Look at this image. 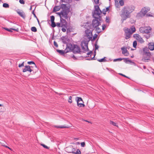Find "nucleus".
<instances>
[{
    "label": "nucleus",
    "mask_w": 154,
    "mask_h": 154,
    "mask_svg": "<svg viewBox=\"0 0 154 154\" xmlns=\"http://www.w3.org/2000/svg\"><path fill=\"white\" fill-rule=\"evenodd\" d=\"M95 10L92 13L93 17L94 19L92 21L91 26L94 30L96 31L97 33H99L101 31V24L100 21L102 20V17L100 15L101 11L98 6H94Z\"/></svg>",
    "instance_id": "f257e3e1"
},
{
    "label": "nucleus",
    "mask_w": 154,
    "mask_h": 154,
    "mask_svg": "<svg viewBox=\"0 0 154 154\" xmlns=\"http://www.w3.org/2000/svg\"><path fill=\"white\" fill-rule=\"evenodd\" d=\"M134 7L131 6H125L124 7L121 11L122 13L120 14V16L122 18L121 21L122 23L127 18L130 17V14L134 11Z\"/></svg>",
    "instance_id": "f03ea898"
},
{
    "label": "nucleus",
    "mask_w": 154,
    "mask_h": 154,
    "mask_svg": "<svg viewBox=\"0 0 154 154\" xmlns=\"http://www.w3.org/2000/svg\"><path fill=\"white\" fill-rule=\"evenodd\" d=\"M88 42L85 40L82 41L81 43V47L83 52L87 51L88 50Z\"/></svg>",
    "instance_id": "7ed1b4c3"
},
{
    "label": "nucleus",
    "mask_w": 154,
    "mask_h": 154,
    "mask_svg": "<svg viewBox=\"0 0 154 154\" xmlns=\"http://www.w3.org/2000/svg\"><path fill=\"white\" fill-rule=\"evenodd\" d=\"M151 56V53H149L145 54H143V57L142 59V60L145 62H148V60H150Z\"/></svg>",
    "instance_id": "20e7f679"
},
{
    "label": "nucleus",
    "mask_w": 154,
    "mask_h": 154,
    "mask_svg": "<svg viewBox=\"0 0 154 154\" xmlns=\"http://www.w3.org/2000/svg\"><path fill=\"white\" fill-rule=\"evenodd\" d=\"M147 12L146 8L144 7L142 8L141 11L137 14V16L139 17H142L145 16Z\"/></svg>",
    "instance_id": "39448f33"
},
{
    "label": "nucleus",
    "mask_w": 154,
    "mask_h": 154,
    "mask_svg": "<svg viewBox=\"0 0 154 154\" xmlns=\"http://www.w3.org/2000/svg\"><path fill=\"white\" fill-rule=\"evenodd\" d=\"M75 100L77 101V105L79 107H83L85 106V105L84 103H80V101H82L83 103H84L81 97H76L75 98Z\"/></svg>",
    "instance_id": "423d86ee"
},
{
    "label": "nucleus",
    "mask_w": 154,
    "mask_h": 154,
    "mask_svg": "<svg viewBox=\"0 0 154 154\" xmlns=\"http://www.w3.org/2000/svg\"><path fill=\"white\" fill-rule=\"evenodd\" d=\"M125 38L126 39H128L130 38L131 35H132L131 33V29H129L127 28L125 29Z\"/></svg>",
    "instance_id": "0eeeda50"
},
{
    "label": "nucleus",
    "mask_w": 154,
    "mask_h": 154,
    "mask_svg": "<svg viewBox=\"0 0 154 154\" xmlns=\"http://www.w3.org/2000/svg\"><path fill=\"white\" fill-rule=\"evenodd\" d=\"M72 51L74 54L78 53L81 52L80 47L76 45H74Z\"/></svg>",
    "instance_id": "6e6552de"
},
{
    "label": "nucleus",
    "mask_w": 154,
    "mask_h": 154,
    "mask_svg": "<svg viewBox=\"0 0 154 154\" xmlns=\"http://www.w3.org/2000/svg\"><path fill=\"white\" fill-rule=\"evenodd\" d=\"M66 151L68 153H74V151H75V149L72 146H70L66 148Z\"/></svg>",
    "instance_id": "1a4fd4ad"
},
{
    "label": "nucleus",
    "mask_w": 154,
    "mask_h": 154,
    "mask_svg": "<svg viewBox=\"0 0 154 154\" xmlns=\"http://www.w3.org/2000/svg\"><path fill=\"white\" fill-rule=\"evenodd\" d=\"M69 11L66 9H63L61 11L62 17L65 18V19H67L68 18V15Z\"/></svg>",
    "instance_id": "9d476101"
},
{
    "label": "nucleus",
    "mask_w": 154,
    "mask_h": 154,
    "mask_svg": "<svg viewBox=\"0 0 154 154\" xmlns=\"http://www.w3.org/2000/svg\"><path fill=\"white\" fill-rule=\"evenodd\" d=\"M140 31L142 33H148L150 32L151 30L146 29V27H141L139 29Z\"/></svg>",
    "instance_id": "9b49d317"
},
{
    "label": "nucleus",
    "mask_w": 154,
    "mask_h": 154,
    "mask_svg": "<svg viewBox=\"0 0 154 154\" xmlns=\"http://www.w3.org/2000/svg\"><path fill=\"white\" fill-rule=\"evenodd\" d=\"M87 37L89 39L92 38V33L89 29H87L85 31Z\"/></svg>",
    "instance_id": "f8f14e48"
},
{
    "label": "nucleus",
    "mask_w": 154,
    "mask_h": 154,
    "mask_svg": "<svg viewBox=\"0 0 154 154\" xmlns=\"http://www.w3.org/2000/svg\"><path fill=\"white\" fill-rule=\"evenodd\" d=\"M32 66H25V68L23 69V72H26L27 71H29V72H31L33 71V70L31 69Z\"/></svg>",
    "instance_id": "ddd939ff"
},
{
    "label": "nucleus",
    "mask_w": 154,
    "mask_h": 154,
    "mask_svg": "<svg viewBox=\"0 0 154 154\" xmlns=\"http://www.w3.org/2000/svg\"><path fill=\"white\" fill-rule=\"evenodd\" d=\"M148 48L150 51H152L154 50V43L150 42L148 44Z\"/></svg>",
    "instance_id": "4468645a"
},
{
    "label": "nucleus",
    "mask_w": 154,
    "mask_h": 154,
    "mask_svg": "<svg viewBox=\"0 0 154 154\" xmlns=\"http://www.w3.org/2000/svg\"><path fill=\"white\" fill-rule=\"evenodd\" d=\"M143 54H147L149 53H151L149 51V49L146 46L143 48Z\"/></svg>",
    "instance_id": "2eb2a0df"
},
{
    "label": "nucleus",
    "mask_w": 154,
    "mask_h": 154,
    "mask_svg": "<svg viewBox=\"0 0 154 154\" xmlns=\"http://www.w3.org/2000/svg\"><path fill=\"white\" fill-rule=\"evenodd\" d=\"M121 50L122 51V52L123 54L125 55L126 56H128V52L126 48L122 47L121 48Z\"/></svg>",
    "instance_id": "dca6fc26"
},
{
    "label": "nucleus",
    "mask_w": 154,
    "mask_h": 154,
    "mask_svg": "<svg viewBox=\"0 0 154 154\" xmlns=\"http://www.w3.org/2000/svg\"><path fill=\"white\" fill-rule=\"evenodd\" d=\"M66 51V50H57V51L62 55H64L65 53H67V51Z\"/></svg>",
    "instance_id": "f3484780"
},
{
    "label": "nucleus",
    "mask_w": 154,
    "mask_h": 154,
    "mask_svg": "<svg viewBox=\"0 0 154 154\" xmlns=\"http://www.w3.org/2000/svg\"><path fill=\"white\" fill-rule=\"evenodd\" d=\"M17 13L22 18L24 19L25 17V16L23 12L20 11H17Z\"/></svg>",
    "instance_id": "a211bd4d"
},
{
    "label": "nucleus",
    "mask_w": 154,
    "mask_h": 154,
    "mask_svg": "<svg viewBox=\"0 0 154 154\" xmlns=\"http://www.w3.org/2000/svg\"><path fill=\"white\" fill-rule=\"evenodd\" d=\"M54 127L55 128H69V126H65L64 125L62 126H59L57 125H54Z\"/></svg>",
    "instance_id": "6ab92c4d"
},
{
    "label": "nucleus",
    "mask_w": 154,
    "mask_h": 154,
    "mask_svg": "<svg viewBox=\"0 0 154 154\" xmlns=\"http://www.w3.org/2000/svg\"><path fill=\"white\" fill-rule=\"evenodd\" d=\"M137 40L141 43H143L144 42L143 39L140 36Z\"/></svg>",
    "instance_id": "aec40b11"
},
{
    "label": "nucleus",
    "mask_w": 154,
    "mask_h": 154,
    "mask_svg": "<svg viewBox=\"0 0 154 154\" xmlns=\"http://www.w3.org/2000/svg\"><path fill=\"white\" fill-rule=\"evenodd\" d=\"M60 8L59 6H55L54 7L53 9V11L56 12L60 10Z\"/></svg>",
    "instance_id": "412c9836"
},
{
    "label": "nucleus",
    "mask_w": 154,
    "mask_h": 154,
    "mask_svg": "<svg viewBox=\"0 0 154 154\" xmlns=\"http://www.w3.org/2000/svg\"><path fill=\"white\" fill-rule=\"evenodd\" d=\"M3 29H4L8 31H9V32H12V31L11 30H15V31H16V29H12V28H11L10 29H8V28H5V27H3Z\"/></svg>",
    "instance_id": "4be33fe9"
},
{
    "label": "nucleus",
    "mask_w": 154,
    "mask_h": 154,
    "mask_svg": "<svg viewBox=\"0 0 154 154\" xmlns=\"http://www.w3.org/2000/svg\"><path fill=\"white\" fill-rule=\"evenodd\" d=\"M105 57H104V58H103L102 59H98L97 60L100 62H105L106 61V60L105 59Z\"/></svg>",
    "instance_id": "5701e85b"
},
{
    "label": "nucleus",
    "mask_w": 154,
    "mask_h": 154,
    "mask_svg": "<svg viewBox=\"0 0 154 154\" xmlns=\"http://www.w3.org/2000/svg\"><path fill=\"white\" fill-rule=\"evenodd\" d=\"M129 29H131V32L132 34L134 32L136 31L135 28L134 26L132 27Z\"/></svg>",
    "instance_id": "b1692460"
},
{
    "label": "nucleus",
    "mask_w": 154,
    "mask_h": 154,
    "mask_svg": "<svg viewBox=\"0 0 154 154\" xmlns=\"http://www.w3.org/2000/svg\"><path fill=\"white\" fill-rule=\"evenodd\" d=\"M28 64H33V66H32L33 67H36V66L35 63L32 61H29L27 63Z\"/></svg>",
    "instance_id": "393cba45"
},
{
    "label": "nucleus",
    "mask_w": 154,
    "mask_h": 154,
    "mask_svg": "<svg viewBox=\"0 0 154 154\" xmlns=\"http://www.w3.org/2000/svg\"><path fill=\"white\" fill-rule=\"evenodd\" d=\"M3 7L5 8H8L9 7V5L8 4L4 3L3 5Z\"/></svg>",
    "instance_id": "a878e982"
},
{
    "label": "nucleus",
    "mask_w": 154,
    "mask_h": 154,
    "mask_svg": "<svg viewBox=\"0 0 154 154\" xmlns=\"http://www.w3.org/2000/svg\"><path fill=\"white\" fill-rule=\"evenodd\" d=\"M66 22H65V23L63 22L61 23V27H66Z\"/></svg>",
    "instance_id": "bb28decb"
},
{
    "label": "nucleus",
    "mask_w": 154,
    "mask_h": 154,
    "mask_svg": "<svg viewBox=\"0 0 154 154\" xmlns=\"http://www.w3.org/2000/svg\"><path fill=\"white\" fill-rule=\"evenodd\" d=\"M31 30L34 32H36L37 31L36 28L34 26L31 27Z\"/></svg>",
    "instance_id": "cd10ccee"
},
{
    "label": "nucleus",
    "mask_w": 154,
    "mask_h": 154,
    "mask_svg": "<svg viewBox=\"0 0 154 154\" xmlns=\"http://www.w3.org/2000/svg\"><path fill=\"white\" fill-rule=\"evenodd\" d=\"M137 42L136 41H134L133 42V47L134 48H136L137 45Z\"/></svg>",
    "instance_id": "c85d7f7f"
},
{
    "label": "nucleus",
    "mask_w": 154,
    "mask_h": 154,
    "mask_svg": "<svg viewBox=\"0 0 154 154\" xmlns=\"http://www.w3.org/2000/svg\"><path fill=\"white\" fill-rule=\"evenodd\" d=\"M140 36V35L137 34H135L133 35V37L135 38L136 39H137Z\"/></svg>",
    "instance_id": "c756f323"
},
{
    "label": "nucleus",
    "mask_w": 154,
    "mask_h": 154,
    "mask_svg": "<svg viewBox=\"0 0 154 154\" xmlns=\"http://www.w3.org/2000/svg\"><path fill=\"white\" fill-rule=\"evenodd\" d=\"M74 154H81V152L79 149H77L76 152L75 151H74Z\"/></svg>",
    "instance_id": "7c9ffc66"
},
{
    "label": "nucleus",
    "mask_w": 154,
    "mask_h": 154,
    "mask_svg": "<svg viewBox=\"0 0 154 154\" xmlns=\"http://www.w3.org/2000/svg\"><path fill=\"white\" fill-rule=\"evenodd\" d=\"M41 145L43 146L44 148L47 149H49V147L45 145V144H41Z\"/></svg>",
    "instance_id": "2f4dec72"
},
{
    "label": "nucleus",
    "mask_w": 154,
    "mask_h": 154,
    "mask_svg": "<svg viewBox=\"0 0 154 154\" xmlns=\"http://www.w3.org/2000/svg\"><path fill=\"white\" fill-rule=\"evenodd\" d=\"M110 18L109 17H106V21L107 23L110 22Z\"/></svg>",
    "instance_id": "473e14b6"
},
{
    "label": "nucleus",
    "mask_w": 154,
    "mask_h": 154,
    "mask_svg": "<svg viewBox=\"0 0 154 154\" xmlns=\"http://www.w3.org/2000/svg\"><path fill=\"white\" fill-rule=\"evenodd\" d=\"M123 59H122V58H117V59H114L113 61L114 62H116V61H121Z\"/></svg>",
    "instance_id": "72a5a7b5"
},
{
    "label": "nucleus",
    "mask_w": 154,
    "mask_h": 154,
    "mask_svg": "<svg viewBox=\"0 0 154 154\" xmlns=\"http://www.w3.org/2000/svg\"><path fill=\"white\" fill-rule=\"evenodd\" d=\"M51 26L52 27H54L56 26V24L54 22H52Z\"/></svg>",
    "instance_id": "f704fd0d"
},
{
    "label": "nucleus",
    "mask_w": 154,
    "mask_h": 154,
    "mask_svg": "<svg viewBox=\"0 0 154 154\" xmlns=\"http://www.w3.org/2000/svg\"><path fill=\"white\" fill-rule=\"evenodd\" d=\"M54 19L55 17L54 16L52 15L51 16V22H54Z\"/></svg>",
    "instance_id": "c9c22d12"
},
{
    "label": "nucleus",
    "mask_w": 154,
    "mask_h": 154,
    "mask_svg": "<svg viewBox=\"0 0 154 154\" xmlns=\"http://www.w3.org/2000/svg\"><path fill=\"white\" fill-rule=\"evenodd\" d=\"M120 5L121 6H122L124 5V2L122 0H121L119 2Z\"/></svg>",
    "instance_id": "e433bc0d"
},
{
    "label": "nucleus",
    "mask_w": 154,
    "mask_h": 154,
    "mask_svg": "<svg viewBox=\"0 0 154 154\" xmlns=\"http://www.w3.org/2000/svg\"><path fill=\"white\" fill-rule=\"evenodd\" d=\"M110 124L112 125H113L114 126H117L116 125V123L113 122L112 121H110Z\"/></svg>",
    "instance_id": "4c0bfd02"
},
{
    "label": "nucleus",
    "mask_w": 154,
    "mask_h": 154,
    "mask_svg": "<svg viewBox=\"0 0 154 154\" xmlns=\"http://www.w3.org/2000/svg\"><path fill=\"white\" fill-rule=\"evenodd\" d=\"M69 99L68 100V102L69 103H72V97L69 96Z\"/></svg>",
    "instance_id": "58836bf2"
},
{
    "label": "nucleus",
    "mask_w": 154,
    "mask_h": 154,
    "mask_svg": "<svg viewBox=\"0 0 154 154\" xmlns=\"http://www.w3.org/2000/svg\"><path fill=\"white\" fill-rule=\"evenodd\" d=\"M60 21L61 23L63 22L64 23H65V22H66V21L65 20L63 19V18H60Z\"/></svg>",
    "instance_id": "ea45409f"
},
{
    "label": "nucleus",
    "mask_w": 154,
    "mask_h": 154,
    "mask_svg": "<svg viewBox=\"0 0 154 154\" xmlns=\"http://www.w3.org/2000/svg\"><path fill=\"white\" fill-rule=\"evenodd\" d=\"M129 62L130 63H132V61L131 60L128 59H125V63H127L128 62Z\"/></svg>",
    "instance_id": "a19ab883"
},
{
    "label": "nucleus",
    "mask_w": 154,
    "mask_h": 154,
    "mask_svg": "<svg viewBox=\"0 0 154 154\" xmlns=\"http://www.w3.org/2000/svg\"><path fill=\"white\" fill-rule=\"evenodd\" d=\"M61 23H56V26H57L58 27H61Z\"/></svg>",
    "instance_id": "79ce46f5"
},
{
    "label": "nucleus",
    "mask_w": 154,
    "mask_h": 154,
    "mask_svg": "<svg viewBox=\"0 0 154 154\" xmlns=\"http://www.w3.org/2000/svg\"><path fill=\"white\" fill-rule=\"evenodd\" d=\"M20 3L22 4H25V2L23 0H19Z\"/></svg>",
    "instance_id": "37998d69"
},
{
    "label": "nucleus",
    "mask_w": 154,
    "mask_h": 154,
    "mask_svg": "<svg viewBox=\"0 0 154 154\" xmlns=\"http://www.w3.org/2000/svg\"><path fill=\"white\" fill-rule=\"evenodd\" d=\"M95 51L97 50V49L98 48H99V46H98V45H97V44H95Z\"/></svg>",
    "instance_id": "c03bdc74"
},
{
    "label": "nucleus",
    "mask_w": 154,
    "mask_h": 154,
    "mask_svg": "<svg viewBox=\"0 0 154 154\" xmlns=\"http://www.w3.org/2000/svg\"><path fill=\"white\" fill-rule=\"evenodd\" d=\"M94 57H93L92 58H91V60H96L95 58H94L95 57V55L96 54V51H94Z\"/></svg>",
    "instance_id": "a18cd8bd"
},
{
    "label": "nucleus",
    "mask_w": 154,
    "mask_h": 154,
    "mask_svg": "<svg viewBox=\"0 0 154 154\" xmlns=\"http://www.w3.org/2000/svg\"><path fill=\"white\" fill-rule=\"evenodd\" d=\"M24 62H23L22 63L19 64L18 66L19 67H21L22 66H24Z\"/></svg>",
    "instance_id": "49530a36"
},
{
    "label": "nucleus",
    "mask_w": 154,
    "mask_h": 154,
    "mask_svg": "<svg viewBox=\"0 0 154 154\" xmlns=\"http://www.w3.org/2000/svg\"><path fill=\"white\" fill-rule=\"evenodd\" d=\"M81 145L82 147H84L85 146V143L84 142H82L81 143Z\"/></svg>",
    "instance_id": "de8ad7c7"
},
{
    "label": "nucleus",
    "mask_w": 154,
    "mask_h": 154,
    "mask_svg": "<svg viewBox=\"0 0 154 154\" xmlns=\"http://www.w3.org/2000/svg\"><path fill=\"white\" fill-rule=\"evenodd\" d=\"M54 45L56 47H58V45L55 41L54 42Z\"/></svg>",
    "instance_id": "09e8293b"
},
{
    "label": "nucleus",
    "mask_w": 154,
    "mask_h": 154,
    "mask_svg": "<svg viewBox=\"0 0 154 154\" xmlns=\"http://www.w3.org/2000/svg\"><path fill=\"white\" fill-rule=\"evenodd\" d=\"M65 50H66L67 51V53L69 52V51H70V50H71V49L70 48H69V47H66V48L65 49Z\"/></svg>",
    "instance_id": "8fccbe9b"
},
{
    "label": "nucleus",
    "mask_w": 154,
    "mask_h": 154,
    "mask_svg": "<svg viewBox=\"0 0 154 154\" xmlns=\"http://www.w3.org/2000/svg\"><path fill=\"white\" fill-rule=\"evenodd\" d=\"M109 7L106 8V9L105 10V11H104L105 12H107V11H108L109 10Z\"/></svg>",
    "instance_id": "3c124183"
},
{
    "label": "nucleus",
    "mask_w": 154,
    "mask_h": 154,
    "mask_svg": "<svg viewBox=\"0 0 154 154\" xmlns=\"http://www.w3.org/2000/svg\"><path fill=\"white\" fill-rule=\"evenodd\" d=\"M92 54V51H91L89 52L88 53H87V55H89Z\"/></svg>",
    "instance_id": "603ef678"
},
{
    "label": "nucleus",
    "mask_w": 154,
    "mask_h": 154,
    "mask_svg": "<svg viewBox=\"0 0 154 154\" xmlns=\"http://www.w3.org/2000/svg\"><path fill=\"white\" fill-rule=\"evenodd\" d=\"M60 17V18H61V15H62L61 11L60 12H58L57 13Z\"/></svg>",
    "instance_id": "864d4df0"
},
{
    "label": "nucleus",
    "mask_w": 154,
    "mask_h": 154,
    "mask_svg": "<svg viewBox=\"0 0 154 154\" xmlns=\"http://www.w3.org/2000/svg\"><path fill=\"white\" fill-rule=\"evenodd\" d=\"M95 3L96 4L99 3V0H94Z\"/></svg>",
    "instance_id": "5fc2aeb1"
},
{
    "label": "nucleus",
    "mask_w": 154,
    "mask_h": 154,
    "mask_svg": "<svg viewBox=\"0 0 154 154\" xmlns=\"http://www.w3.org/2000/svg\"><path fill=\"white\" fill-rule=\"evenodd\" d=\"M62 30L63 32H65L66 31V29L64 28H62Z\"/></svg>",
    "instance_id": "6e6d98bb"
},
{
    "label": "nucleus",
    "mask_w": 154,
    "mask_h": 154,
    "mask_svg": "<svg viewBox=\"0 0 154 154\" xmlns=\"http://www.w3.org/2000/svg\"><path fill=\"white\" fill-rule=\"evenodd\" d=\"M66 7V5L64 4H62L61 5V8H63Z\"/></svg>",
    "instance_id": "4d7b16f0"
},
{
    "label": "nucleus",
    "mask_w": 154,
    "mask_h": 154,
    "mask_svg": "<svg viewBox=\"0 0 154 154\" xmlns=\"http://www.w3.org/2000/svg\"><path fill=\"white\" fill-rule=\"evenodd\" d=\"M146 8V11H147V12H148V11H149L150 10V8L149 7Z\"/></svg>",
    "instance_id": "13d9d810"
},
{
    "label": "nucleus",
    "mask_w": 154,
    "mask_h": 154,
    "mask_svg": "<svg viewBox=\"0 0 154 154\" xmlns=\"http://www.w3.org/2000/svg\"><path fill=\"white\" fill-rule=\"evenodd\" d=\"M150 37V36L149 35H147L145 36V37L146 38V39H148Z\"/></svg>",
    "instance_id": "bf43d9fd"
},
{
    "label": "nucleus",
    "mask_w": 154,
    "mask_h": 154,
    "mask_svg": "<svg viewBox=\"0 0 154 154\" xmlns=\"http://www.w3.org/2000/svg\"><path fill=\"white\" fill-rule=\"evenodd\" d=\"M120 74V75H121L123 76H124V77H127H127L126 76H125V75H123V74H122V73H120V74Z\"/></svg>",
    "instance_id": "052dcab7"
},
{
    "label": "nucleus",
    "mask_w": 154,
    "mask_h": 154,
    "mask_svg": "<svg viewBox=\"0 0 154 154\" xmlns=\"http://www.w3.org/2000/svg\"><path fill=\"white\" fill-rule=\"evenodd\" d=\"M3 146H5V147L8 148L10 149L11 150V149L10 148H9V147H8V146H5V145H3Z\"/></svg>",
    "instance_id": "680f3d73"
},
{
    "label": "nucleus",
    "mask_w": 154,
    "mask_h": 154,
    "mask_svg": "<svg viewBox=\"0 0 154 154\" xmlns=\"http://www.w3.org/2000/svg\"><path fill=\"white\" fill-rule=\"evenodd\" d=\"M37 20L38 21V24H39V25L40 26V24L39 21L38 19L37 18Z\"/></svg>",
    "instance_id": "e2e57ef3"
},
{
    "label": "nucleus",
    "mask_w": 154,
    "mask_h": 154,
    "mask_svg": "<svg viewBox=\"0 0 154 154\" xmlns=\"http://www.w3.org/2000/svg\"><path fill=\"white\" fill-rule=\"evenodd\" d=\"M86 60H91V58H87V59H86Z\"/></svg>",
    "instance_id": "0e129e2a"
},
{
    "label": "nucleus",
    "mask_w": 154,
    "mask_h": 154,
    "mask_svg": "<svg viewBox=\"0 0 154 154\" xmlns=\"http://www.w3.org/2000/svg\"><path fill=\"white\" fill-rule=\"evenodd\" d=\"M63 42L64 43H66V41L65 40H64L63 39Z\"/></svg>",
    "instance_id": "69168bd1"
},
{
    "label": "nucleus",
    "mask_w": 154,
    "mask_h": 154,
    "mask_svg": "<svg viewBox=\"0 0 154 154\" xmlns=\"http://www.w3.org/2000/svg\"><path fill=\"white\" fill-rule=\"evenodd\" d=\"M102 29L103 30H104V28L105 27V26L104 27L103 26H102Z\"/></svg>",
    "instance_id": "338daca9"
},
{
    "label": "nucleus",
    "mask_w": 154,
    "mask_h": 154,
    "mask_svg": "<svg viewBox=\"0 0 154 154\" xmlns=\"http://www.w3.org/2000/svg\"><path fill=\"white\" fill-rule=\"evenodd\" d=\"M143 68L144 69H145L146 68V67L145 66H143Z\"/></svg>",
    "instance_id": "774afa93"
}]
</instances>
